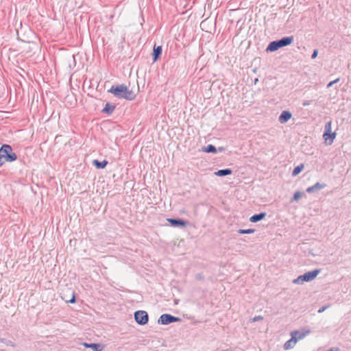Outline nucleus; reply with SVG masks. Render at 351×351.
Masks as SVG:
<instances>
[{"mask_svg":"<svg viewBox=\"0 0 351 351\" xmlns=\"http://www.w3.org/2000/svg\"><path fill=\"white\" fill-rule=\"evenodd\" d=\"M108 92L113 94L115 97L120 99H125L127 100H133L136 95L132 90H129L128 88L124 85L112 86Z\"/></svg>","mask_w":351,"mask_h":351,"instance_id":"nucleus-1","label":"nucleus"},{"mask_svg":"<svg viewBox=\"0 0 351 351\" xmlns=\"http://www.w3.org/2000/svg\"><path fill=\"white\" fill-rule=\"evenodd\" d=\"M17 160V155L11 145L3 144L0 147V167L5 162H12Z\"/></svg>","mask_w":351,"mask_h":351,"instance_id":"nucleus-2","label":"nucleus"},{"mask_svg":"<svg viewBox=\"0 0 351 351\" xmlns=\"http://www.w3.org/2000/svg\"><path fill=\"white\" fill-rule=\"evenodd\" d=\"M293 42V36H286L279 40H274L269 43L266 48L267 52L276 51L281 47H287Z\"/></svg>","mask_w":351,"mask_h":351,"instance_id":"nucleus-3","label":"nucleus"},{"mask_svg":"<svg viewBox=\"0 0 351 351\" xmlns=\"http://www.w3.org/2000/svg\"><path fill=\"white\" fill-rule=\"evenodd\" d=\"M319 269H316L313 271H309L305 274L299 276L298 278L293 280V284L302 285L305 282H311L313 280L317 275L320 273Z\"/></svg>","mask_w":351,"mask_h":351,"instance_id":"nucleus-4","label":"nucleus"},{"mask_svg":"<svg viewBox=\"0 0 351 351\" xmlns=\"http://www.w3.org/2000/svg\"><path fill=\"white\" fill-rule=\"evenodd\" d=\"M336 133L332 132L331 131V121H328L325 124L324 126V133L323 134V138L325 140V142L327 145H331L335 137H336Z\"/></svg>","mask_w":351,"mask_h":351,"instance_id":"nucleus-5","label":"nucleus"},{"mask_svg":"<svg viewBox=\"0 0 351 351\" xmlns=\"http://www.w3.org/2000/svg\"><path fill=\"white\" fill-rule=\"evenodd\" d=\"M134 319L139 325H145L149 321L148 313L145 311H137L134 313Z\"/></svg>","mask_w":351,"mask_h":351,"instance_id":"nucleus-6","label":"nucleus"},{"mask_svg":"<svg viewBox=\"0 0 351 351\" xmlns=\"http://www.w3.org/2000/svg\"><path fill=\"white\" fill-rule=\"evenodd\" d=\"M180 319L170 314H162L159 317L158 322L160 324L167 325L173 322H179Z\"/></svg>","mask_w":351,"mask_h":351,"instance_id":"nucleus-7","label":"nucleus"},{"mask_svg":"<svg viewBox=\"0 0 351 351\" xmlns=\"http://www.w3.org/2000/svg\"><path fill=\"white\" fill-rule=\"evenodd\" d=\"M311 332V330L308 328H302L298 330H294L291 332V336L295 337L296 341L302 339Z\"/></svg>","mask_w":351,"mask_h":351,"instance_id":"nucleus-8","label":"nucleus"},{"mask_svg":"<svg viewBox=\"0 0 351 351\" xmlns=\"http://www.w3.org/2000/svg\"><path fill=\"white\" fill-rule=\"evenodd\" d=\"M167 220L173 227H184L188 223L186 221L179 218H168Z\"/></svg>","mask_w":351,"mask_h":351,"instance_id":"nucleus-9","label":"nucleus"},{"mask_svg":"<svg viewBox=\"0 0 351 351\" xmlns=\"http://www.w3.org/2000/svg\"><path fill=\"white\" fill-rule=\"evenodd\" d=\"M326 185L324 183L317 182L314 185L308 187L306 189V191L308 193H314V192H316L317 191L324 189L326 187Z\"/></svg>","mask_w":351,"mask_h":351,"instance_id":"nucleus-10","label":"nucleus"},{"mask_svg":"<svg viewBox=\"0 0 351 351\" xmlns=\"http://www.w3.org/2000/svg\"><path fill=\"white\" fill-rule=\"evenodd\" d=\"M162 52V46H154L153 53H152V57H153V61L156 62L161 56Z\"/></svg>","mask_w":351,"mask_h":351,"instance_id":"nucleus-11","label":"nucleus"},{"mask_svg":"<svg viewBox=\"0 0 351 351\" xmlns=\"http://www.w3.org/2000/svg\"><path fill=\"white\" fill-rule=\"evenodd\" d=\"M291 116L292 114L289 111L285 110L280 114L278 120L280 123H285L291 118Z\"/></svg>","mask_w":351,"mask_h":351,"instance_id":"nucleus-12","label":"nucleus"},{"mask_svg":"<svg viewBox=\"0 0 351 351\" xmlns=\"http://www.w3.org/2000/svg\"><path fill=\"white\" fill-rule=\"evenodd\" d=\"M115 108V105L111 104L110 103H106L101 112L109 115L114 112Z\"/></svg>","mask_w":351,"mask_h":351,"instance_id":"nucleus-13","label":"nucleus"},{"mask_svg":"<svg viewBox=\"0 0 351 351\" xmlns=\"http://www.w3.org/2000/svg\"><path fill=\"white\" fill-rule=\"evenodd\" d=\"M266 213L265 212H263V213H260L258 214H255V215H253L250 218V221L252 223H256L261 220H262L263 219H264L266 216Z\"/></svg>","mask_w":351,"mask_h":351,"instance_id":"nucleus-14","label":"nucleus"},{"mask_svg":"<svg viewBox=\"0 0 351 351\" xmlns=\"http://www.w3.org/2000/svg\"><path fill=\"white\" fill-rule=\"evenodd\" d=\"M83 345L84 346V347L86 348H90L91 349H93L94 351H101L103 350V347L101 344L99 343H84Z\"/></svg>","mask_w":351,"mask_h":351,"instance_id":"nucleus-15","label":"nucleus"},{"mask_svg":"<svg viewBox=\"0 0 351 351\" xmlns=\"http://www.w3.org/2000/svg\"><path fill=\"white\" fill-rule=\"evenodd\" d=\"M93 165L99 169H104L108 165V161L106 160H104L102 161H99L98 160H94L93 161Z\"/></svg>","mask_w":351,"mask_h":351,"instance_id":"nucleus-16","label":"nucleus"},{"mask_svg":"<svg viewBox=\"0 0 351 351\" xmlns=\"http://www.w3.org/2000/svg\"><path fill=\"white\" fill-rule=\"evenodd\" d=\"M295 339V337H293V335L291 336V338L289 340H288L287 341H286L285 343L284 344V348L285 350H289V349L293 348L297 342Z\"/></svg>","mask_w":351,"mask_h":351,"instance_id":"nucleus-17","label":"nucleus"},{"mask_svg":"<svg viewBox=\"0 0 351 351\" xmlns=\"http://www.w3.org/2000/svg\"><path fill=\"white\" fill-rule=\"evenodd\" d=\"M232 171L230 169H219L215 172V175L217 176L222 177L232 174Z\"/></svg>","mask_w":351,"mask_h":351,"instance_id":"nucleus-18","label":"nucleus"},{"mask_svg":"<svg viewBox=\"0 0 351 351\" xmlns=\"http://www.w3.org/2000/svg\"><path fill=\"white\" fill-rule=\"evenodd\" d=\"M202 151L206 153L215 154L217 152V148L212 144H209L202 147Z\"/></svg>","mask_w":351,"mask_h":351,"instance_id":"nucleus-19","label":"nucleus"},{"mask_svg":"<svg viewBox=\"0 0 351 351\" xmlns=\"http://www.w3.org/2000/svg\"><path fill=\"white\" fill-rule=\"evenodd\" d=\"M304 167V164H300V165H298L297 167H295L292 171V176H296L297 175H298L303 170Z\"/></svg>","mask_w":351,"mask_h":351,"instance_id":"nucleus-20","label":"nucleus"},{"mask_svg":"<svg viewBox=\"0 0 351 351\" xmlns=\"http://www.w3.org/2000/svg\"><path fill=\"white\" fill-rule=\"evenodd\" d=\"M255 232L254 229H239L237 230V232L241 234H252Z\"/></svg>","mask_w":351,"mask_h":351,"instance_id":"nucleus-21","label":"nucleus"},{"mask_svg":"<svg viewBox=\"0 0 351 351\" xmlns=\"http://www.w3.org/2000/svg\"><path fill=\"white\" fill-rule=\"evenodd\" d=\"M304 195L303 193L300 192V191H296L293 197L291 198V202H293L294 201H298L300 198L302 197V196Z\"/></svg>","mask_w":351,"mask_h":351,"instance_id":"nucleus-22","label":"nucleus"},{"mask_svg":"<svg viewBox=\"0 0 351 351\" xmlns=\"http://www.w3.org/2000/svg\"><path fill=\"white\" fill-rule=\"evenodd\" d=\"M338 82H339V78H337L336 80H333V81L330 82L327 84L326 87H327L328 88H330V87H331L332 85H334L335 84L337 83Z\"/></svg>","mask_w":351,"mask_h":351,"instance_id":"nucleus-23","label":"nucleus"},{"mask_svg":"<svg viewBox=\"0 0 351 351\" xmlns=\"http://www.w3.org/2000/svg\"><path fill=\"white\" fill-rule=\"evenodd\" d=\"M317 54H318V50L317 49H314L313 52V53L311 55V58L312 59H315L317 56Z\"/></svg>","mask_w":351,"mask_h":351,"instance_id":"nucleus-24","label":"nucleus"},{"mask_svg":"<svg viewBox=\"0 0 351 351\" xmlns=\"http://www.w3.org/2000/svg\"><path fill=\"white\" fill-rule=\"evenodd\" d=\"M312 101L311 100H305L302 102L303 106H309L311 104Z\"/></svg>","mask_w":351,"mask_h":351,"instance_id":"nucleus-25","label":"nucleus"},{"mask_svg":"<svg viewBox=\"0 0 351 351\" xmlns=\"http://www.w3.org/2000/svg\"><path fill=\"white\" fill-rule=\"evenodd\" d=\"M263 317L262 316H255L253 319H252V321L253 322H258L259 320H261L263 319Z\"/></svg>","mask_w":351,"mask_h":351,"instance_id":"nucleus-26","label":"nucleus"},{"mask_svg":"<svg viewBox=\"0 0 351 351\" xmlns=\"http://www.w3.org/2000/svg\"><path fill=\"white\" fill-rule=\"evenodd\" d=\"M76 301V299H75V296L74 295V293L73 294V296H72V298L69 300L67 301V302H69V303H71V304H73L75 303Z\"/></svg>","mask_w":351,"mask_h":351,"instance_id":"nucleus-27","label":"nucleus"},{"mask_svg":"<svg viewBox=\"0 0 351 351\" xmlns=\"http://www.w3.org/2000/svg\"><path fill=\"white\" fill-rule=\"evenodd\" d=\"M326 308H327V306H322V307H321V308L317 311V312H318L319 313H321L324 312Z\"/></svg>","mask_w":351,"mask_h":351,"instance_id":"nucleus-28","label":"nucleus"},{"mask_svg":"<svg viewBox=\"0 0 351 351\" xmlns=\"http://www.w3.org/2000/svg\"><path fill=\"white\" fill-rule=\"evenodd\" d=\"M224 149H224L223 147H219V148H218V150H219V152H223V151H224Z\"/></svg>","mask_w":351,"mask_h":351,"instance_id":"nucleus-29","label":"nucleus"},{"mask_svg":"<svg viewBox=\"0 0 351 351\" xmlns=\"http://www.w3.org/2000/svg\"><path fill=\"white\" fill-rule=\"evenodd\" d=\"M197 278L201 279L202 278L201 275L200 274H197Z\"/></svg>","mask_w":351,"mask_h":351,"instance_id":"nucleus-30","label":"nucleus"}]
</instances>
